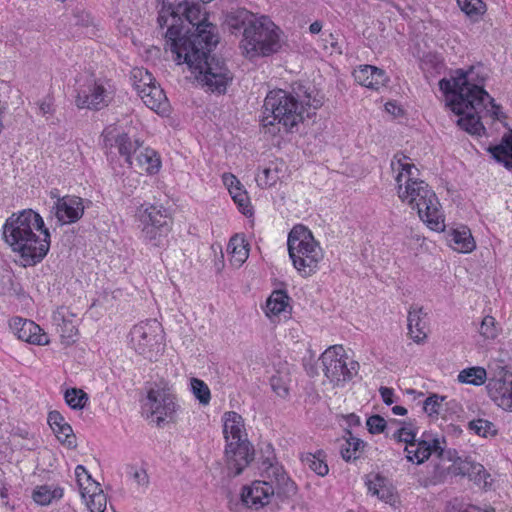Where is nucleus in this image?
Listing matches in <instances>:
<instances>
[{
    "label": "nucleus",
    "instance_id": "nucleus-53",
    "mask_svg": "<svg viewBox=\"0 0 512 512\" xmlns=\"http://www.w3.org/2000/svg\"><path fill=\"white\" fill-rule=\"evenodd\" d=\"M130 477L139 485L147 487L149 484V477L145 469L131 466L129 468Z\"/></svg>",
    "mask_w": 512,
    "mask_h": 512
},
{
    "label": "nucleus",
    "instance_id": "nucleus-61",
    "mask_svg": "<svg viewBox=\"0 0 512 512\" xmlns=\"http://www.w3.org/2000/svg\"><path fill=\"white\" fill-rule=\"evenodd\" d=\"M404 429L407 430V428H404ZM415 437H416V432L405 431L404 436H403V442L406 444H409L410 442L416 441Z\"/></svg>",
    "mask_w": 512,
    "mask_h": 512
},
{
    "label": "nucleus",
    "instance_id": "nucleus-39",
    "mask_svg": "<svg viewBox=\"0 0 512 512\" xmlns=\"http://www.w3.org/2000/svg\"><path fill=\"white\" fill-rule=\"evenodd\" d=\"M64 398L67 405L74 410H82L89 400L87 393L78 388L67 389Z\"/></svg>",
    "mask_w": 512,
    "mask_h": 512
},
{
    "label": "nucleus",
    "instance_id": "nucleus-25",
    "mask_svg": "<svg viewBox=\"0 0 512 512\" xmlns=\"http://www.w3.org/2000/svg\"><path fill=\"white\" fill-rule=\"evenodd\" d=\"M484 109L473 110L471 108H465L464 112L458 115L460 116L457 120V125L464 131L468 132L471 135L480 136L481 133L485 132V127L483 126L479 113ZM487 112L491 114V116L497 119L493 114L491 108L485 109Z\"/></svg>",
    "mask_w": 512,
    "mask_h": 512
},
{
    "label": "nucleus",
    "instance_id": "nucleus-24",
    "mask_svg": "<svg viewBox=\"0 0 512 512\" xmlns=\"http://www.w3.org/2000/svg\"><path fill=\"white\" fill-rule=\"evenodd\" d=\"M48 424L55 433L57 439L68 448L77 446L76 437L72 427L65 421L63 415L58 411H51L47 418Z\"/></svg>",
    "mask_w": 512,
    "mask_h": 512
},
{
    "label": "nucleus",
    "instance_id": "nucleus-54",
    "mask_svg": "<svg viewBox=\"0 0 512 512\" xmlns=\"http://www.w3.org/2000/svg\"><path fill=\"white\" fill-rule=\"evenodd\" d=\"M223 182L225 186H227L231 196L234 195L235 192H240L243 190L240 181L233 174H224Z\"/></svg>",
    "mask_w": 512,
    "mask_h": 512
},
{
    "label": "nucleus",
    "instance_id": "nucleus-1",
    "mask_svg": "<svg viewBox=\"0 0 512 512\" xmlns=\"http://www.w3.org/2000/svg\"><path fill=\"white\" fill-rule=\"evenodd\" d=\"M203 28L186 38H179L176 25L165 33L166 45L176 55L178 64L186 63L203 87L213 93L223 94L233 80V73L225 60L211 51L219 42L218 29L214 24L200 25Z\"/></svg>",
    "mask_w": 512,
    "mask_h": 512
},
{
    "label": "nucleus",
    "instance_id": "nucleus-20",
    "mask_svg": "<svg viewBox=\"0 0 512 512\" xmlns=\"http://www.w3.org/2000/svg\"><path fill=\"white\" fill-rule=\"evenodd\" d=\"M353 76L357 83L372 90H379L388 81L385 71L372 65L359 66Z\"/></svg>",
    "mask_w": 512,
    "mask_h": 512
},
{
    "label": "nucleus",
    "instance_id": "nucleus-26",
    "mask_svg": "<svg viewBox=\"0 0 512 512\" xmlns=\"http://www.w3.org/2000/svg\"><path fill=\"white\" fill-rule=\"evenodd\" d=\"M144 104L157 113H166L169 108L167 97L160 86L152 85L150 88H144L138 94Z\"/></svg>",
    "mask_w": 512,
    "mask_h": 512
},
{
    "label": "nucleus",
    "instance_id": "nucleus-43",
    "mask_svg": "<svg viewBox=\"0 0 512 512\" xmlns=\"http://www.w3.org/2000/svg\"><path fill=\"white\" fill-rule=\"evenodd\" d=\"M480 335L487 340L495 339L499 334L497 322L492 316H485L479 327Z\"/></svg>",
    "mask_w": 512,
    "mask_h": 512
},
{
    "label": "nucleus",
    "instance_id": "nucleus-56",
    "mask_svg": "<svg viewBox=\"0 0 512 512\" xmlns=\"http://www.w3.org/2000/svg\"><path fill=\"white\" fill-rule=\"evenodd\" d=\"M446 512H495V509L491 506L483 510L480 507L474 505L468 506L465 509H457L456 507L452 506L447 507Z\"/></svg>",
    "mask_w": 512,
    "mask_h": 512
},
{
    "label": "nucleus",
    "instance_id": "nucleus-38",
    "mask_svg": "<svg viewBox=\"0 0 512 512\" xmlns=\"http://www.w3.org/2000/svg\"><path fill=\"white\" fill-rule=\"evenodd\" d=\"M460 9L473 21H477L486 11L482 0H457Z\"/></svg>",
    "mask_w": 512,
    "mask_h": 512
},
{
    "label": "nucleus",
    "instance_id": "nucleus-34",
    "mask_svg": "<svg viewBox=\"0 0 512 512\" xmlns=\"http://www.w3.org/2000/svg\"><path fill=\"white\" fill-rule=\"evenodd\" d=\"M228 251L231 253L233 265L241 266L249 256L248 243L238 235L233 236L228 243Z\"/></svg>",
    "mask_w": 512,
    "mask_h": 512
},
{
    "label": "nucleus",
    "instance_id": "nucleus-46",
    "mask_svg": "<svg viewBox=\"0 0 512 512\" xmlns=\"http://www.w3.org/2000/svg\"><path fill=\"white\" fill-rule=\"evenodd\" d=\"M57 330L65 344L69 345L75 342L77 328L72 321L62 319V323L58 325Z\"/></svg>",
    "mask_w": 512,
    "mask_h": 512
},
{
    "label": "nucleus",
    "instance_id": "nucleus-7",
    "mask_svg": "<svg viewBox=\"0 0 512 512\" xmlns=\"http://www.w3.org/2000/svg\"><path fill=\"white\" fill-rule=\"evenodd\" d=\"M169 18L172 19V23L167 31L176 25L180 31V39L199 33L202 28L200 25L213 24L197 0H180L177 3L163 0L157 17L159 27L164 28Z\"/></svg>",
    "mask_w": 512,
    "mask_h": 512
},
{
    "label": "nucleus",
    "instance_id": "nucleus-30",
    "mask_svg": "<svg viewBox=\"0 0 512 512\" xmlns=\"http://www.w3.org/2000/svg\"><path fill=\"white\" fill-rule=\"evenodd\" d=\"M92 487L83 488L81 497L85 500L90 512H104L106 509L107 498L100 484H91Z\"/></svg>",
    "mask_w": 512,
    "mask_h": 512
},
{
    "label": "nucleus",
    "instance_id": "nucleus-52",
    "mask_svg": "<svg viewBox=\"0 0 512 512\" xmlns=\"http://www.w3.org/2000/svg\"><path fill=\"white\" fill-rule=\"evenodd\" d=\"M416 447H417V461L416 464H422L424 461L429 459V457L432 454V447L431 443L425 441V440H416Z\"/></svg>",
    "mask_w": 512,
    "mask_h": 512
},
{
    "label": "nucleus",
    "instance_id": "nucleus-63",
    "mask_svg": "<svg viewBox=\"0 0 512 512\" xmlns=\"http://www.w3.org/2000/svg\"><path fill=\"white\" fill-rule=\"evenodd\" d=\"M392 412L395 414V415H400V416H404L407 414V409L403 406H399V405H396L392 408Z\"/></svg>",
    "mask_w": 512,
    "mask_h": 512
},
{
    "label": "nucleus",
    "instance_id": "nucleus-32",
    "mask_svg": "<svg viewBox=\"0 0 512 512\" xmlns=\"http://www.w3.org/2000/svg\"><path fill=\"white\" fill-rule=\"evenodd\" d=\"M422 315H425L422 307H416L409 310L408 313V330L411 338L417 343L422 341L426 337L425 333V322L422 319Z\"/></svg>",
    "mask_w": 512,
    "mask_h": 512
},
{
    "label": "nucleus",
    "instance_id": "nucleus-48",
    "mask_svg": "<svg viewBox=\"0 0 512 512\" xmlns=\"http://www.w3.org/2000/svg\"><path fill=\"white\" fill-rule=\"evenodd\" d=\"M278 178L279 177L276 170L265 168L260 174L257 175L256 181L260 187L266 188L275 185Z\"/></svg>",
    "mask_w": 512,
    "mask_h": 512
},
{
    "label": "nucleus",
    "instance_id": "nucleus-29",
    "mask_svg": "<svg viewBox=\"0 0 512 512\" xmlns=\"http://www.w3.org/2000/svg\"><path fill=\"white\" fill-rule=\"evenodd\" d=\"M449 243L450 246L461 253H470L476 247L471 231L467 227L454 229L450 234Z\"/></svg>",
    "mask_w": 512,
    "mask_h": 512
},
{
    "label": "nucleus",
    "instance_id": "nucleus-40",
    "mask_svg": "<svg viewBox=\"0 0 512 512\" xmlns=\"http://www.w3.org/2000/svg\"><path fill=\"white\" fill-rule=\"evenodd\" d=\"M191 391L201 405H208L211 400V392L208 385L198 378H191Z\"/></svg>",
    "mask_w": 512,
    "mask_h": 512
},
{
    "label": "nucleus",
    "instance_id": "nucleus-33",
    "mask_svg": "<svg viewBox=\"0 0 512 512\" xmlns=\"http://www.w3.org/2000/svg\"><path fill=\"white\" fill-rule=\"evenodd\" d=\"M347 434L349 435V438H347L345 443L341 445L340 454L346 462L352 460L355 461L360 458L366 443L361 439L354 437L349 430H347Z\"/></svg>",
    "mask_w": 512,
    "mask_h": 512
},
{
    "label": "nucleus",
    "instance_id": "nucleus-10",
    "mask_svg": "<svg viewBox=\"0 0 512 512\" xmlns=\"http://www.w3.org/2000/svg\"><path fill=\"white\" fill-rule=\"evenodd\" d=\"M134 216L144 243L153 247H162L167 243L173 219L164 206L140 204Z\"/></svg>",
    "mask_w": 512,
    "mask_h": 512
},
{
    "label": "nucleus",
    "instance_id": "nucleus-8",
    "mask_svg": "<svg viewBox=\"0 0 512 512\" xmlns=\"http://www.w3.org/2000/svg\"><path fill=\"white\" fill-rule=\"evenodd\" d=\"M287 246L293 266L303 277L311 276L317 271L318 264L323 259V251L306 226L298 224L291 229Z\"/></svg>",
    "mask_w": 512,
    "mask_h": 512
},
{
    "label": "nucleus",
    "instance_id": "nucleus-44",
    "mask_svg": "<svg viewBox=\"0 0 512 512\" xmlns=\"http://www.w3.org/2000/svg\"><path fill=\"white\" fill-rule=\"evenodd\" d=\"M469 428L477 435L487 437L496 434L495 425L485 419H476L469 422Z\"/></svg>",
    "mask_w": 512,
    "mask_h": 512
},
{
    "label": "nucleus",
    "instance_id": "nucleus-28",
    "mask_svg": "<svg viewBox=\"0 0 512 512\" xmlns=\"http://www.w3.org/2000/svg\"><path fill=\"white\" fill-rule=\"evenodd\" d=\"M487 151L498 163L512 170V133L505 134L498 145L489 146Z\"/></svg>",
    "mask_w": 512,
    "mask_h": 512
},
{
    "label": "nucleus",
    "instance_id": "nucleus-60",
    "mask_svg": "<svg viewBox=\"0 0 512 512\" xmlns=\"http://www.w3.org/2000/svg\"><path fill=\"white\" fill-rule=\"evenodd\" d=\"M322 29V23L320 21H314L309 26V31L312 34H318Z\"/></svg>",
    "mask_w": 512,
    "mask_h": 512
},
{
    "label": "nucleus",
    "instance_id": "nucleus-47",
    "mask_svg": "<svg viewBox=\"0 0 512 512\" xmlns=\"http://www.w3.org/2000/svg\"><path fill=\"white\" fill-rule=\"evenodd\" d=\"M75 476L80 494L84 492L83 488L92 487L91 484H98L95 480L92 479L91 475L83 465H78L75 468Z\"/></svg>",
    "mask_w": 512,
    "mask_h": 512
},
{
    "label": "nucleus",
    "instance_id": "nucleus-37",
    "mask_svg": "<svg viewBox=\"0 0 512 512\" xmlns=\"http://www.w3.org/2000/svg\"><path fill=\"white\" fill-rule=\"evenodd\" d=\"M486 379L487 372L483 367L467 368L462 370L458 375L459 382L475 386L484 384Z\"/></svg>",
    "mask_w": 512,
    "mask_h": 512
},
{
    "label": "nucleus",
    "instance_id": "nucleus-13",
    "mask_svg": "<svg viewBox=\"0 0 512 512\" xmlns=\"http://www.w3.org/2000/svg\"><path fill=\"white\" fill-rule=\"evenodd\" d=\"M176 397L168 388L150 389L144 403V409L156 415L157 424L172 419L177 410Z\"/></svg>",
    "mask_w": 512,
    "mask_h": 512
},
{
    "label": "nucleus",
    "instance_id": "nucleus-36",
    "mask_svg": "<svg viewBox=\"0 0 512 512\" xmlns=\"http://www.w3.org/2000/svg\"><path fill=\"white\" fill-rule=\"evenodd\" d=\"M289 297L283 290L274 291L266 301V315L268 317L278 316L288 306Z\"/></svg>",
    "mask_w": 512,
    "mask_h": 512
},
{
    "label": "nucleus",
    "instance_id": "nucleus-11",
    "mask_svg": "<svg viewBox=\"0 0 512 512\" xmlns=\"http://www.w3.org/2000/svg\"><path fill=\"white\" fill-rule=\"evenodd\" d=\"M325 376L337 387H343L358 374L359 363L345 355L341 345L330 346L320 356Z\"/></svg>",
    "mask_w": 512,
    "mask_h": 512
},
{
    "label": "nucleus",
    "instance_id": "nucleus-6",
    "mask_svg": "<svg viewBox=\"0 0 512 512\" xmlns=\"http://www.w3.org/2000/svg\"><path fill=\"white\" fill-rule=\"evenodd\" d=\"M266 474L268 480H256L242 488L241 501L247 508L267 507L270 512H278L295 496L297 486L277 465H271Z\"/></svg>",
    "mask_w": 512,
    "mask_h": 512
},
{
    "label": "nucleus",
    "instance_id": "nucleus-4",
    "mask_svg": "<svg viewBox=\"0 0 512 512\" xmlns=\"http://www.w3.org/2000/svg\"><path fill=\"white\" fill-rule=\"evenodd\" d=\"M3 238L29 265L39 263L50 248V233L32 209L13 213L3 225Z\"/></svg>",
    "mask_w": 512,
    "mask_h": 512
},
{
    "label": "nucleus",
    "instance_id": "nucleus-35",
    "mask_svg": "<svg viewBox=\"0 0 512 512\" xmlns=\"http://www.w3.org/2000/svg\"><path fill=\"white\" fill-rule=\"evenodd\" d=\"M63 497L61 487H52L50 485L37 486L32 493L33 500L42 506L49 505L53 500Z\"/></svg>",
    "mask_w": 512,
    "mask_h": 512
},
{
    "label": "nucleus",
    "instance_id": "nucleus-16",
    "mask_svg": "<svg viewBox=\"0 0 512 512\" xmlns=\"http://www.w3.org/2000/svg\"><path fill=\"white\" fill-rule=\"evenodd\" d=\"M51 194L57 198L53 210H55L58 225L75 223L83 216L84 205L82 198L74 195L59 197L54 192H51Z\"/></svg>",
    "mask_w": 512,
    "mask_h": 512
},
{
    "label": "nucleus",
    "instance_id": "nucleus-18",
    "mask_svg": "<svg viewBox=\"0 0 512 512\" xmlns=\"http://www.w3.org/2000/svg\"><path fill=\"white\" fill-rule=\"evenodd\" d=\"M106 97V89L101 84L91 80L78 90L75 103L80 109L100 110L107 106Z\"/></svg>",
    "mask_w": 512,
    "mask_h": 512
},
{
    "label": "nucleus",
    "instance_id": "nucleus-27",
    "mask_svg": "<svg viewBox=\"0 0 512 512\" xmlns=\"http://www.w3.org/2000/svg\"><path fill=\"white\" fill-rule=\"evenodd\" d=\"M259 17L251 13L245 8L233 9L226 15V23L232 32L243 30L246 31L250 26L258 20Z\"/></svg>",
    "mask_w": 512,
    "mask_h": 512
},
{
    "label": "nucleus",
    "instance_id": "nucleus-23",
    "mask_svg": "<svg viewBox=\"0 0 512 512\" xmlns=\"http://www.w3.org/2000/svg\"><path fill=\"white\" fill-rule=\"evenodd\" d=\"M223 435L226 441L228 442H242L247 441V433L245 430L244 419L243 417L235 412L228 411L223 414Z\"/></svg>",
    "mask_w": 512,
    "mask_h": 512
},
{
    "label": "nucleus",
    "instance_id": "nucleus-12",
    "mask_svg": "<svg viewBox=\"0 0 512 512\" xmlns=\"http://www.w3.org/2000/svg\"><path fill=\"white\" fill-rule=\"evenodd\" d=\"M162 325L156 320H146L133 326L130 331V345L140 355L149 359L163 347Z\"/></svg>",
    "mask_w": 512,
    "mask_h": 512
},
{
    "label": "nucleus",
    "instance_id": "nucleus-49",
    "mask_svg": "<svg viewBox=\"0 0 512 512\" xmlns=\"http://www.w3.org/2000/svg\"><path fill=\"white\" fill-rule=\"evenodd\" d=\"M272 390L280 397L285 398L289 394V385L286 378L280 375H274L270 379Z\"/></svg>",
    "mask_w": 512,
    "mask_h": 512
},
{
    "label": "nucleus",
    "instance_id": "nucleus-3",
    "mask_svg": "<svg viewBox=\"0 0 512 512\" xmlns=\"http://www.w3.org/2000/svg\"><path fill=\"white\" fill-rule=\"evenodd\" d=\"M409 157L398 152L391 160V169L396 172L395 181L398 196L412 209L417 210L419 218L434 231L445 228L444 215L435 192L423 180L413 178L414 164L408 162Z\"/></svg>",
    "mask_w": 512,
    "mask_h": 512
},
{
    "label": "nucleus",
    "instance_id": "nucleus-58",
    "mask_svg": "<svg viewBox=\"0 0 512 512\" xmlns=\"http://www.w3.org/2000/svg\"><path fill=\"white\" fill-rule=\"evenodd\" d=\"M379 392H380L383 402L386 405H391L394 403V399H393L394 391L392 388L382 386V387H380Z\"/></svg>",
    "mask_w": 512,
    "mask_h": 512
},
{
    "label": "nucleus",
    "instance_id": "nucleus-57",
    "mask_svg": "<svg viewBox=\"0 0 512 512\" xmlns=\"http://www.w3.org/2000/svg\"><path fill=\"white\" fill-rule=\"evenodd\" d=\"M406 452V458L409 462L416 463L417 461V447H416V441L410 442L409 444H406L405 450Z\"/></svg>",
    "mask_w": 512,
    "mask_h": 512
},
{
    "label": "nucleus",
    "instance_id": "nucleus-21",
    "mask_svg": "<svg viewBox=\"0 0 512 512\" xmlns=\"http://www.w3.org/2000/svg\"><path fill=\"white\" fill-rule=\"evenodd\" d=\"M451 473L454 475H460L468 477L474 483L481 485L482 483L486 486V472L484 466L480 463L470 460L469 458H458L454 461V464L449 468Z\"/></svg>",
    "mask_w": 512,
    "mask_h": 512
},
{
    "label": "nucleus",
    "instance_id": "nucleus-15",
    "mask_svg": "<svg viewBox=\"0 0 512 512\" xmlns=\"http://www.w3.org/2000/svg\"><path fill=\"white\" fill-rule=\"evenodd\" d=\"M103 145L105 148L116 147L118 153L124 157L125 162L130 168L134 167L133 159L141 148L139 140H132L127 133L117 132L116 128H106L103 131Z\"/></svg>",
    "mask_w": 512,
    "mask_h": 512
},
{
    "label": "nucleus",
    "instance_id": "nucleus-55",
    "mask_svg": "<svg viewBox=\"0 0 512 512\" xmlns=\"http://www.w3.org/2000/svg\"><path fill=\"white\" fill-rule=\"evenodd\" d=\"M39 110H40V113L43 115V116H46V115H53L54 112H55V108H54V97L50 94H48L47 96H45L40 102H39Z\"/></svg>",
    "mask_w": 512,
    "mask_h": 512
},
{
    "label": "nucleus",
    "instance_id": "nucleus-22",
    "mask_svg": "<svg viewBox=\"0 0 512 512\" xmlns=\"http://www.w3.org/2000/svg\"><path fill=\"white\" fill-rule=\"evenodd\" d=\"M368 492L379 500L394 505L397 495L389 480L381 474L368 475L365 480Z\"/></svg>",
    "mask_w": 512,
    "mask_h": 512
},
{
    "label": "nucleus",
    "instance_id": "nucleus-51",
    "mask_svg": "<svg viewBox=\"0 0 512 512\" xmlns=\"http://www.w3.org/2000/svg\"><path fill=\"white\" fill-rule=\"evenodd\" d=\"M366 425L368 427V431L371 434H380V433L384 432L387 423H386V420L382 416L372 415L367 419Z\"/></svg>",
    "mask_w": 512,
    "mask_h": 512
},
{
    "label": "nucleus",
    "instance_id": "nucleus-19",
    "mask_svg": "<svg viewBox=\"0 0 512 512\" xmlns=\"http://www.w3.org/2000/svg\"><path fill=\"white\" fill-rule=\"evenodd\" d=\"M9 326L14 335L21 341L37 345L48 343L47 336L41 333L40 326L31 320L14 317L10 320Z\"/></svg>",
    "mask_w": 512,
    "mask_h": 512
},
{
    "label": "nucleus",
    "instance_id": "nucleus-45",
    "mask_svg": "<svg viewBox=\"0 0 512 512\" xmlns=\"http://www.w3.org/2000/svg\"><path fill=\"white\" fill-rule=\"evenodd\" d=\"M445 397L431 394L423 403V410L429 417H437Z\"/></svg>",
    "mask_w": 512,
    "mask_h": 512
},
{
    "label": "nucleus",
    "instance_id": "nucleus-62",
    "mask_svg": "<svg viewBox=\"0 0 512 512\" xmlns=\"http://www.w3.org/2000/svg\"><path fill=\"white\" fill-rule=\"evenodd\" d=\"M444 458H447L454 463V461L460 457L457 455L456 450L449 449L447 451L444 450Z\"/></svg>",
    "mask_w": 512,
    "mask_h": 512
},
{
    "label": "nucleus",
    "instance_id": "nucleus-17",
    "mask_svg": "<svg viewBox=\"0 0 512 512\" xmlns=\"http://www.w3.org/2000/svg\"><path fill=\"white\" fill-rule=\"evenodd\" d=\"M499 377L488 380L487 391L492 401L504 410L512 411V379L505 377L506 371L501 369Z\"/></svg>",
    "mask_w": 512,
    "mask_h": 512
},
{
    "label": "nucleus",
    "instance_id": "nucleus-31",
    "mask_svg": "<svg viewBox=\"0 0 512 512\" xmlns=\"http://www.w3.org/2000/svg\"><path fill=\"white\" fill-rule=\"evenodd\" d=\"M134 160L135 167L144 170L148 174L157 173L161 167L159 156L150 148L140 149Z\"/></svg>",
    "mask_w": 512,
    "mask_h": 512
},
{
    "label": "nucleus",
    "instance_id": "nucleus-5",
    "mask_svg": "<svg viewBox=\"0 0 512 512\" xmlns=\"http://www.w3.org/2000/svg\"><path fill=\"white\" fill-rule=\"evenodd\" d=\"M487 73L483 65H473L469 69H457L451 79H441L439 88L445 95H451L449 106L455 114H461L465 108L473 110L487 109L491 106L492 114L501 118V106L495 103L484 83Z\"/></svg>",
    "mask_w": 512,
    "mask_h": 512
},
{
    "label": "nucleus",
    "instance_id": "nucleus-42",
    "mask_svg": "<svg viewBox=\"0 0 512 512\" xmlns=\"http://www.w3.org/2000/svg\"><path fill=\"white\" fill-rule=\"evenodd\" d=\"M133 78L135 79L134 86L138 94L141 93V90L144 88H150L155 84V79L153 75L145 70V69H135L133 71Z\"/></svg>",
    "mask_w": 512,
    "mask_h": 512
},
{
    "label": "nucleus",
    "instance_id": "nucleus-59",
    "mask_svg": "<svg viewBox=\"0 0 512 512\" xmlns=\"http://www.w3.org/2000/svg\"><path fill=\"white\" fill-rule=\"evenodd\" d=\"M432 453H437L440 458H444V449L441 448L440 442L438 439H434L431 444Z\"/></svg>",
    "mask_w": 512,
    "mask_h": 512
},
{
    "label": "nucleus",
    "instance_id": "nucleus-50",
    "mask_svg": "<svg viewBox=\"0 0 512 512\" xmlns=\"http://www.w3.org/2000/svg\"><path fill=\"white\" fill-rule=\"evenodd\" d=\"M234 202L239 207L240 211L246 215L251 216L252 215V208L250 205L249 197L247 195V192L245 190H242L240 192H235L234 195L231 196Z\"/></svg>",
    "mask_w": 512,
    "mask_h": 512
},
{
    "label": "nucleus",
    "instance_id": "nucleus-9",
    "mask_svg": "<svg viewBox=\"0 0 512 512\" xmlns=\"http://www.w3.org/2000/svg\"><path fill=\"white\" fill-rule=\"evenodd\" d=\"M281 33V29L268 17H259L242 33L240 48L249 59L271 56L282 47Z\"/></svg>",
    "mask_w": 512,
    "mask_h": 512
},
{
    "label": "nucleus",
    "instance_id": "nucleus-2",
    "mask_svg": "<svg viewBox=\"0 0 512 512\" xmlns=\"http://www.w3.org/2000/svg\"><path fill=\"white\" fill-rule=\"evenodd\" d=\"M323 105V96L309 85L294 82L291 91L277 89L270 91L264 100L262 125L281 124L287 132L309 117L307 108L318 109Z\"/></svg>",
    "mask_w": 512,
    "mask_h": 512
},
{
    "label": "nucleus",
    "instance_id": "nucleus-41",
    "mask_svg": "<svg viewBox=\"0 0 512 512\" xmlns=\"http://www.w3.org/2000/svg\"><path fill=\"white\" fill-rule=\"evenodd\" d=\"M322 452L319 451L317 454H307L303 461L319 476H325L329 472L328 465L321 457Z\"/></svg>",
    "mask_w": 512,
    "mask_h": 512
},
{
    "label": "nucleus",
    "instance_id": "nucleus-64",
    "mask_svg": "<svg viewBox=\"0 0 512 512\" xmlns=\"http://www.w3.org/2000/svg\"><path fill=\"white\" fill-rule=\"evenodd\" d=\"M404 433L405 429L400 428L393 434V438L396 439L398 442H403Z\"/></svg>",
    "mask_w": 512,
    "mask_h": 512
},
{
    "label": "nucleus",
    "instance_id": "nucleus-14",
    "mask_svg": "<svg viewBox=\"0 0 512 512\" xmlns=\"http://www.w3.org/2000/svg\"><path fill=\"white\" fill-rule=\"evenodd\" d=\"M254 459V448L247 441L228 442L225 446V461L229 475H240Z\"/></svg>",
    "mask_w": 512,
    "mask_h": 512
}]
</instances>
